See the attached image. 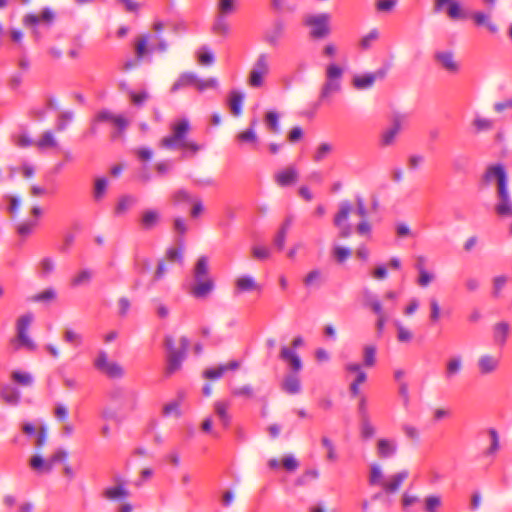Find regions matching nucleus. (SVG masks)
<instances>
[{
	"mask_svg": "<svg viewBox=\"0 0 512 512\" xmlns=\"http://www.w3.org/2000/svg\"><path fill=\"white\" fill-rule=\"evenodd\" d=\"M209 258L205 255L200 256L193 268V283L190 286L189 293L196 299L208 297L215 289L214 279L209 274Z\"/></svg>",
	"mask_w": 512,
	"mask_h": 512,
	"instance_id": "1",
	"label": "nucleus"
},
{
	"mask_svg": "<svg viewBox=\"0 0 512 512\" xmlns=\"http://www.w3.org/2000/svg\"><path fill=\"white\" fill-rule=\"evenodd\" d=\"M280 357L289 369L282 380V390L291 395L300 393L302 389L300 372L303 368L301 358L293 349L285 346L281 348Z\"/></svg>",
	"mask_w": 512,
	"mask_h": 512,
	"instance_id": "2",
	"label": "nucleus"
},
{
	"mask_svg": "<svg viewBox=\"0 0 512 512\" xmlns=\"http://www.w3.org/2000/svg\"><path fill=\"white\" fill-rule=\"evenodd\" d=\"M190 129V122L185 117L173 121L170 125L171 133L161 140V147L167 149H186L196 153L200 150V146L195 142L187 140Z\"/></svg>",
	"mask_w": 512,
	"mask_h": 512,
	"instance_id": "3",
	"label": "nucleus"
},
{
	"mask_svg": "<svg viewBox=\"0 0 512 512\" xmlns=\"http://www.w3.org/2000/svg\"><path fill=\"white\" fill-rule=\"evenodd\" d=\"M188 338L182 336L176 342L172 337L165 338V347L167 350V374H173L181 368L183 361L186 358L189 348Z\"/></svg>",
	"mask_w": 512,
	"mask_h": 512,
	"instance_id": "4",
	"label": "nucleus"
},
{
	"mask_svg": "<svg viewBox=\"0 0 512 512\" xmlns=\"http://www.w3.org/2000/svg\"><path fill=\"white\" fill-rule=\"evenodd\" d=\"M164 28V22L161 20H155L153 23L154 35H144L138 40L135 49L136 56L139 60L142 59L148 51L152 52L158 50L160 52H164L167 49V43L161 37V33Z\"/></svg>",
	"mask_w": 512,
	"mask_h": 512,
	"instance_id": "5",
	"label": "nucleus"
},
{
	"mask_svg": "<svg viewBox=\"0 0 512 512\" xmlns=\"http://www.w3.org/2000/svg\"><path fill=\"white\" fill-rule=\"evenodd\" d=\"M237 7V0H217L216 15L211 27V31L215 35L227 36L229 34L230 25L227 17L236 12Z\"/></svg>",
	"mask_w": 512,
	"mask_h": 512,
	"instance_id": "6",
	"label": "nucleus"
},
{
	"mask_svg": "<svg viewBox=\"0 0 512 512\" xmlns=\"http://www.w3.org/2000/svg\"><path fill=\"white\" fill-rule=\"evenodd\" d=\"M94 368L109 379H122L125 376L124 367L109 357L105 350H99L93 359Z\"/></svg>",
	"mask_w": 512,
	"mask_h": 512,
	"instance_id": "7",
	"label": "nucleus"
},
{
	"mask_svg": "<svg viewBox=\"0 0 512 512\" xmlns=\"http://www.w3.org/2000/svg\"><path fill=\"white\" fill-rule=\"evenodd\" d=\"M270 73V58L268 54L261 53L253 63L248 77L247 85L251 88H262Z\"/></svg>",
	"mask_w": 512,
	"mask_h": 512,
	"instance_id": "8",
	"label": "nucleus"
},
{
	"mask_svg": "<svg viewBox=\"0 0 512 512\" xmlns=\"http://www.w3.org/2000/svg\"><path fill=\"white\" fill-rule=\"evenodd\" d=\"M34 314L27 312L21 315L16 321V339L14 343L17 348H25L29 351L36 349V344L29 335V329L34 322Z\"/></svg>",
	"mask_w": 512,
	"mask_h": 512,
	"instance_id": "9",
	"label": "nucleus"
},
{
	"mask_svg": "<svg viewBox=\"0 0 512 512\" xmlns=\"http://www.w3.org/2000/svg\"><path fill=\"white\" fill-rule=\"evenodd\" d=\"M331 17L328 13L308 14L303 19V24L310 29L309 34L312 38L322 39L328 36Z\"/></svg>",
	"mask_w": 512,
	"mask_h": 512,
	"instance_id": "10",
	"label": "nucleus"
},
{
	"mask_svg": "<svg viewBox=\"0 0 512 512\" xmlns=\"http://www.w3.org/2000/svg\"><path fill=\"white\" fill-rule=\"evenodd\" d=\"M405 121V115L394 114L391 117L390 124L383 128L379 134V146L382 148H387L395 145L397 138L403 129Z\"/></svg>",
	"mask_w": 512,
	"mask_h": 512,
	"instance_id": "11",
	"label": "nucleus"
},
{
	"mask_svg": "<svg viewBox=\"0 0 512 512\" xmlns=\"http://www.w3.org/2000/svg\"><path fill=\"white\" fill-rule=\"evenodd\" d=\"M344 370L346 378L350 380L349 391L353 397H357L360 394V386L367 381V373L357 362H347Z\"/></svg>",
	"mask_w": 512,
	"mask_h": 512,
	"instance_id": "12",
	"label": "nucleus"
},
{
	"mask_svg": "<svg viewBox=\"0 0 512 512\" xmlns=\"http://www.w3.org/2000/svg\"><path fill=\"white\" fill-rule=\"evenodd\" d=\"M362 301L365 307H368L377 316L376 327L379 332H382L387 322L386 314L382 302L378 296L371 290L365 288L362 290Z\"/></svg>",
	"mask_w": 512,
	"mask_h": 512,
	"instance_id": "13",
	"label": "nucleus"
},
{
	"mask_svg": "<svg viewBox=\"0 0 512 512\" xmlns=\"http://www.w3.org/2000/svg\"><path fill=\"white\" fill-rule=\"evenodd\" d=\"M353 211L352 204L347 201H341L338 205V212L335 214L333 223L339 229V237L348 238L352 234V227L348 223L350 213Z\"/></svg>",
	"mask_w": 512,
	"mask_h": 512,
	"instance_id": "14",
	"label": "nucleus"
},
{
	"mask_svg": "<svg viewBox=\"0 0 512 512\" xmlns=\"http://www.w3.org/2000/svg\"><path fill=\"white\" fill-rule=\"evenodd\" d=\"M495 212L500 217L512 218V197L508 185L496 189Z\"/></svg>",
	"mask_w": 512,
	"mask_h": 512,
	"instance_id": "15",
	"label": "nucleus"
},
{
	"mask_svg": "<svg viewBox=\"0 0 512 512\" xmlns=\"http://www.w3.org/2000/svg\"><path fill=\"white\" fill-rule=\"evenodd\" d=\"M487 184H496V189H500L508 185V175L502 164H493L487 167L484 176Z\"/></svg>",
	"mask_w": 512,
	"mask_h": 512,
	"instance_id": "16",
	"label": "nucleus"
},
{
	"mask_svg": "<svg viewBox=\"0 0 512 512\" xmlns=\"http://www.w3.org/2000/svg\"><path fill=\"white\" fill-rule=\"evenodd\" d=\"M54 18L55 14L52 9L44 8L39 14H27L23 19V23L27 27H32L33 33L38 37L36 27L40 24L50 26L54 21Z\"/></svg>",
	"mask_w": 512,
	"mask_h": 512,
	"instance_id": "17",
	"label": "nucleus"
},
{
	"mask_svg": "<svg viewBox=\"0 0 512 512\" xmlns=\"http://www.w3.org/2000/svg\"><path fill=\"white\" fill-rule=\"evenodd\" d=\"M22 431L29 437H35L34 445L37 449L43 447L47 442V428L42 422H25L22 424Z\"/></svg>",
	"mask_w": 512,
	"mask_h": 512,
	"instance_id": "18",
	"label": "nucleus"
},
{
	"mask_svg": "<svg viewBox=\"0 0 512 512\" xmlns=\"http://www.w3.org/2000/svg\"><path fill=\"white\" fill-rule=\"evenodd\" d=\"M434 59L448 73L456 74L460 71V63L456 60L452 50H438L434 54Z\"/></svg>",
	"mask_w": 512,
	"mask_h": 512,
	"instance_id": "19",
	"label": "nucleus"
},
{
	"mask_svg": "<svg viewBox=\"0 0 512 512\" xmlns=\"http://www.w3.org/2000/svg\"><path fill=\"white\" fill-rule=\"evenodd\" d=\"M234 293L239 295L243 293H260L262 285L250 274H242L236 277L234 281Z\"/></svg>",
	"mask_w": 512,
	"mask_h": 512,
	"instance_id": "20",
	"label": "nucleus"
},
{
	"mask_svg": "<svg viewBox=\"0 0 512 512\" xmlns=\"http://www.w3.org/2000/svg\"><path fill=\"white\" fill-rule=\"evenodd\" d=\"M115 484L104 489L103 495L111 501H122L130 496L126 482L120 476L114 478Z\"/></svg>",
	"mask_w": 512,
	"mask_h": 512,
	"instance_id": "21",
	"label": "nucleus"
},
{
	"mask_svg": "<svg viewBox=\"0 0 512 512\" xmlns=\"http://www.w3.org/2000/svg\"><path fill=\"white\" fill-rule=\"evenodd\" d=\"M500 363V356L483 353L478 357L476 367L481 375H489L499 369Z\"/></svg>",
	"mask_w": 512,
	"mask_h": 512,
	"instance_id": "22",
	"label": "nucleus"
},
{
	"mask_svg": "<svg viewBox=\"0 0 512 512\" xmlns=\"http://www.w3.org/2000/svg\"><path fill=\"white\" fill-rule=\"evenodd\" d=\"M464 360L462 355H451L445 362L443 376L445 380H453L459 376L463 370Z\"/></svg>",
	"mask_w": 512,
	"mask_h": 512,
	"instance_id": "23",
	"label": "nucleus"
},
{
	"mask_svg": "<svg viewBox=\"0 0 512 512\" xmlns=\"http://www.w3.org/2000/svg\"><path fill=\"white\" fill-rule=\"evenodd\" d=\"M398 445L393 438H379L376 442V453L379 458L388 459L396 455Z\"/></svg>",
	"mask_w": 512,
	"mask_h": 512,
	"instance_id": "24",
	"label": "nucleus"
},
{
	"mask_svg": "<svg viewBox=\"0 0 512 512\" xmlns=\"http://www.w3.org/2000/svg\"><path fill=\"white\" fill-rule=\"evenodd\" d=\"M240 362L232 360L226 364L219 365L217 367L208 368L203 372V376L210 380H217L221 378L226 372L234 371L238 369Z\"/></svg>",
	"mask_w": 512,
	"mask_h": 512,
	"instance_id": "25",
	"label": "nucleus"
},
{
	"mask_svg": "<svg viewBox=\"0 0 512 512\" xmlns=\"http://www.w3.org/2000/svg\"><path fill=\"white\" fill-rule=\"evenodd\" d=\"M388 268L393 270H400L402 268V262L398 257H391L387 265L380 264L375 267L371 275L375 280H385L388 276Z\"/></svg>",
	"mask_w": 512,
	"mask_h": 512,
	"instance_id": "26",
	"label": "nucleus"
},
{
	"mask_svg": "<svg viewBox=\"0 0 512 512\" xmlns=\"http://www.w3.org/2000/svg\"><path fill=\"white\" fill-rule=\"evenodd\" d=\"M29 466L38 474H48L53 470L50 457L44 458L40 453H35L30 458Z\"/></svg>",
	"mask_w": 512,
	"mask_h": 512,
	"instance_id": "27",
	"label": "nucleus"
},
{
	"mask_svg": "<svg viewBox=\"0 0 512 512\" xmlns=\"http://www.w3.org/2000/svg\"><path fill=\"white\" fill-rule=\"evenodd\" d=\"M297 178L298 171L293 166L282 169L274 175L275 182L281 187L294 184L297 181Z\"/></svg>",
	"mask_w": 512,
	"mask_h": 512,
	"instance_id": "28",
	"label": "nucleus"
},
{
	"mask_svg": "<svg viewBox=\"0 0 512 512\" xmlns=\"http://www.w3.org/2000/svg\"><path fill=\"white\" fill-rule=\"evenodd\" d=\"M408 471L402 470L398 473L390 475L386 478V482L384 483L383 489L387 492H395L397 491L403 482L408 478Z\"/></svg>",
	"mask_w": 512,
	"mask_h": 512,
	"instance_id": "29",
	"label": "nucleus"
},
{
	"mask_svg": "<svg viewBox=\"0 0 512 512\" xmlns=\"http://www.w3.org/2000/svg\"><path fill=\"white\" fill-rule=\"evenodd\" d=\"M62 339L74 349L81 347L84 343L83 334L72 327H66L64 329Z\"/></svg>",
	"mask_w": 512,
	"mask_h": 512,
	"instance_id": "30",
	"label": "nucleus"
},
{
	"mask_svg": "<svg viewBox=\"0 0 512 512\" xmlns=\"http://www.w3.org/2000/svg\"><path fill=\"white\" fill-rule=\"evenodd\" d=\"M96 119L98 121H110L119 129V133L124 131L128 126V120L122 115H114L110 111H101L98 113Z\"/></svg>",
	"mask_w": 512,
	"mask_h": 512,
	"instance_id": "31",
	"label": "nucleus"
},
{
	"mask_svg": "<svg viewBox=\"0 0 512 512\" xmlns=\"http://www.w3.org/2000/svg\"><path fill=\"white\" fill-rule=\"evenodd\" d=\"M196 80H197V74L193 72H185L182 73L178 79L174 82V84L171 87V92L175 93L178 90L189 87V86H196Z\"/></svg>",
	"mask_w": 512,
	"mask_h": 512,
	"instance_id": "32",
	"label": "nucleus"
},
{
	"mask_svg": "<svg viewBox=\"0 0 512 512\" xmlns=\"http://www.w3.org/2000/svg\"><path fill=\"white\" fill-rule=\"evenodd\" d=\"M230 405L229 401H216L214 403L215 414L224 427H227L231 421V416L229 414Z\"/></svg>",
	"mask_w": 512,
	"mask_h": 512,
	"instance_id": "33",
	"label": "nucleus"
},
{
	"mask_svg": "<svg viewBox=\"0 0 512 512\" xmlns=\"http://www.w3.org/2000/svg\"><path fill=\"white\" fill-rule=\"evenodd\" d=\"M55 268H56V263H55L54 258L47 256V257L42 258L38 262L37 267H36V272L40 278L45 279V278H48L55 271Z\"/></svg>",
	"mask_w": 512,
	"mask_h": 512,
	"instance_id": "34",
	"label": "nucleus"
},
{
	"mask_svg": "<svg viewBox=\"0 0 512 512\" xmlns=\"http://www.w3.org/2000/svg\"><path fill=\"white\" fill-rule=\"evenodd\" d=\"M11 381L22 387H31L34 384V376L24 370H13L11 372Z\"/></svg>",
	"mask_w": 512,
	"mask_h": 512,
	"instance_id": "35",
	"label": "nucleus"
},
{
	"mask_svg": "<svg viewBox=\"0 0 512 512\" xmlns=\"http://www.w3.org/2000/svg\"><path fill=\"white\" fill-rule=\"evenodd\" d=\"M1 397L9 405H17L20 402V391L11 384H6L2 387Z\"/></svg>",
	"mask_w": 512,
	"mask_h": 512,
	"instance_id": "36",
	"label": "nucleus"
},
{
	"mask_svg": "<svg viewBox=\"0 0 512 512\" xmlns=\"http://www.w3.org/2000/svg\"><path fill=\"white\" fill-rule=\"evenodd\" d=\"M291 225H292V220L290 218L286 219L283 222V224L281 225V227L279 228L276 235L274 236L273 244L278 251L283 250L285 242H286V237H287V234H288V231H289Z\"/></svg>",
	"mask_w": 512,
	"mask_h": 512,
	"instance_id": "37",
	"label": "nucleus"
},
{
	"mask_svg": "<svg viewBox=\"0 0 512 512\" xmlns=\"http://www.w3.org/2000/svg\"><path fill=\"white\" fill-rule=\"evenodd\" d=\"M509 329L507 322H499L493 326V339L497 345L503 346L506 343Z\"/></svg>",
	"mask_w": 512,
	"mask_h": 512,
	"instance_id": "38",
	"label": "nucleus"
},
{
	"mask_svg": "<svg viewBox=\"0 0 512 512\" xmlns=\"http://www.w3.org/2000/svg\"><path fill=\"white\" fill-rule=\"evenodd\" d=\"M58 293L55 288L48 287L37 294H34L30 300L36 303L49 304L56 301Z\"/></svg>",
	"mask_w": 512,
	"mask_h": 512,
	"instance_id": "39",
	"label": "nucleus"
},
{
	"mask_svg": "<svg viewBox=\"0 0 512 512\" xmlns=\"http://www.w3.org/2000/svg\"><path fill=\"white\" fill-rule=\"evenodd\" d=\"M376 81V74L365 73L353 77V85L356 89L366 90L373 86Z\"/></svg>",
	"mask_w": 512,
	"mask_h": 512,
	"instance_id": "40",
	"label": "nucleus"
},
{
	"mask_svg": "<svg viewBox=\"0 0 512 512\" xmlns=\"http://www.w3.org/2000/svg\"><path fill=\"white\" fill-rule=\"evenodd\" d=\"M264 122L267 129L274 134L281 132L280 127V114L274 110L267 111L264 117Z\"/></svg>",
	"mask_w": 512,
	"mask_h": 512,
	"instance_id": "41",
	"label": "nucleus"
},
{
	"mask_svg": "<svg viewBox=\"0 0 512 512\" xmlns=\"http://www.w3.org/2000/svg\"><path fill=\"white\" fill-rule=\"evenodd\" d=\"M341 87L342 82L325 78V82L323 83L320 91V98L324 100L333 96L341 91Z\"/></svg>",
	"mask_w": 512,
	"mask_h": 512,
	"instance_id": "42",
	"label": "nucleus"
},
{
	"mask_svg": "<svg viewBox=\"0 0 512 512\" xmlns=\"http://www.w3.org/2000/svg\"><path fill=\"white\" fill-rule=\"evenodd\" d=\"M108 187L109 180L106 177L96 178L94 181V187L92 192L93 199L97 202L101 201L105 197L108 191Z\"/></svg>",
	"mask_w": 512,
	"mask_h": 512,
	"instance_id": "43",
	"label": "nucleus"
},
{
	"mask_svg": "<svg viewBox=\"0 0 512 512\" xmlns=\"http://www.w3.org/2000/svg\"><path fill=\"white\" fill-rule=\"evenodd\" d=\"M386 478L379 464L373 463L370 465L369 483L371 485L383 488Z\"/></svg>",
	"mask_w": 512,
	"mask_h": 512,
	"instance_id": "44",
	"label": "nucleus"
},
{
	"mask_svg": "<svg viewBox=\"0 0 512 512\" xmlns=\"http://www.w3.org/2000/svg\"><path fill=\"white\" fill-rule=\"evenodd\" d=\"M377 348L373 344L365 345L362 350V367L371 368L376 364Z\"/></svg>",
	"mask_w": 512,
	"mask_h": 512,
	"instance_id": "45",
	"label": "nucleus"
},
{
	"mask_svg": "<svg viewBox=\"0 0 512 512\" xmlns=\"http://www.w3.org/2000/svg\"><path fill=\"white\" fill-rule=\"evenodd\" d=\"M160 220V213L157 210L149 209L142 213L141 225L145 229H152Z\"/></svg>",
	"mask_w": 512,
	"mask_h": 512,
	"instance_id": "46",
	"label": "nucleus"
},
{
	"mask_svg": "<svg viewBox=\"0 0 512 512\" xmlns=\"http://www.w3.org/2000/svg\"><path fill=\"white\" fill-rule=\"evenodd\" d=\"M244 94L239 91H232L229 95V106L235 116H240L244 102Z\"/></svg>",
	"mask_w": 512,
	"mask_h": 512,
	"instance_id": "47",
	"label": "nucleus"
},
{
	"mask_svg": "<svg viewBox=\"0 0 512 512\" xmlns=\"http://www.w3.org/2000/svg\"><path fill=\"white\" fill-rule=\"evenodd\" d=\"M442 506V497L437 494L427 495L423 500V509L425 512H440Z\"/></svg>",
	"mask_w": 512,
	"mask_h": 512,
	"instance_id": "48",
	"label": "nucleus"
},
{
	"mask_svg": "<svg viewBox=\"0 0 512 512\" xmlns=\"http://www.w3.org/2000/svg\"><path fill=\"white\" fill-rule=\"evenodd\" d=\"M394 326L396 328V338L400 343H410L413 340V332L406 327L401 321L395 320Z\"/></svg>",
	"mask_w": 512,
	"mask_h": 512,
	"instance_id": "49",
	"label": "nucleus"
},
{
	"mask_svg": "<svg viewBox=\"0 0 512 512\" xmlns=\"http://www.w3.org/2000/svg\"><path fill=\"white\" fill-rule=\"evenodd\" d=\"M285 31V24L282 21H276L272 28L266 34V40L270 44H276Z\"/></svg>",
	"mask_w": 512,
	"mask_h": 512,
	"instance_id": "50",
	"label": "nucleus"
},
{
	"mask_svg": "<svg viewBox=\"0 0 512 512\" xmlns=\"http://www.w3.org/2000/svg\"><path fill=\"white\" fill-rule=\"evenodd\" d=\"M360 434L363 439H371L376 434V427L371 422L368 414H364V418L361 419Z\"/></svg>",
	"mask_w": 512,
	"mask_h": 512,
	"instance_id": "51",
	"label": "nucleus"
},
{
	"mask_svg": "<svg viewBox=\"0 0 512 512\" xmlns=\"http://www.w3.org/2000/svg\"><path fill=\"white\" fill-rule=\"evenodd\" d=\"M218 88H219V81L216 77H209L207 79H202L197 75L195 89L198 92H205L206 90H209V89L217 90Z\"/></svg>",
	"mask_w": 512,
	"mask_h": 512,
	"instance_id": "52",
	"label": "nucleus"
},
{
	"mask_svg": "<svg viewBox=\"0 0 512 512\" xmlns=\"http://www.w3.org/2000/svg\"><path fill=\"white\" fill-rule=\"evenodd\" d=\"M162 414L166 417H180L182 415L181 411V400H173L163 406Z\"/></svg>",
	"mask_w": 512,
	"mask_h": 512,
	"instance_id": "53",
	"label": "nucleus"
},
{
	"mask_svg": "<svg viewBox=\"0 0 512 512\" xmlns=\"http://www.w3.org/2000/svg\"><path fill=\"white\" fill-rule=\"evenodd\" d=\"M36 146L39 149H48V148H56L57 147V140L54 137L53 133L51 131H46L43 133V135L37 140Z\"/></svg>",
	"mask_w": 512,
	"mask_h": 512,
	"instance_id": "54",
	"label": "nucleus"
},
{
	"mask_svg": "<svg viewBox=\"0 0 512 512\" xmlns=\"http://www.w3.org/2000/svg\"><path fill=\"white\" fill-rule=\"evenodd\" d=\"M343 73L344 69L340 65L332 62L326 67L325 78L342 82Z\"/></svg>",
	"mask_w": 512,
	"mask_h": 512,
	"instance_id": "55",
	"label": "nucleus"
},
{
	"mask_svg": "<svg viewBox=\"0 0 512 512\" xmlns=\"http://www.w3.org/2000/svg\"><path fill=\"white\" fill-rule=\"evenodd\" d=\"M472 17L477 25L486 26L492 33H496L498 31L497 26L491 22L489 15L483 12H475Z\"/></svg>",
	"mask_w": 512,
	"mask_h": 512,
	"instance_id": "56",
	"label": "nucleus"
},
{
	"mask_svg": "<svg viewBox=\"0 0 512 512\" xmlns=\"http://www.w3.org/2000/svg\"><path fill=\"white\" fill-rule=\"evenodd\" d=\"M93 277V272L89 269H84L78 272L72 279L71 285L73 287H79L88 284Z\"/></svg>",
	"mask_w": 512,
	"mask_h": 512,
	"instance_id": "57",
	"label": "nucleus"
},
{
	"mask_svg": "<svg viewBox=\"0 0 512 512\" xmlns=\"http://www.w3.org/2000/svg\"><path fill=\"white\" fill-rule=\"evenodd\" d=\"M420 502V498L409 492H404L401 497V504L404 512H415L413 506Z\"/></svg>",
	"mask_w": 512,
	"mask_h": 512,
	"instance_id": "58",
	"label": "nucleus"
},
{
	"mask_svg": "<svg viewBox=\"0 0 512 512\" xmlns=\"http://www.w3.org/2000/svg\"><path fill=\"white\" fill-rule=\"evenodd\" d=\"M197 59L201 65L210 66L215 62V55L209 48L201 47L197 51Z\"/></svg>",
	"mask_w": 512,
	"mask_h": 512,
	"instance_id": "59",
	"label": "nucleus"
},
{
	"mask_svg": "<svg viewBox=\"0 0 512 512\" xmlns=\"http://www.w3.org/2000/svg\"><path fill=\"white\" fill-rule=\"evenodd\" d=\"M351 254L352 251L348 247H344L339 244H334L332 247V255L339 263L346 261L351 256Z\"/></svg>",
	"mask_w": 512,
	"mask_h": 512,
	"instance_id": "60",
	"label": "nucleus"
},
{
	"mask_svg": "<svg viewBox=\"0 0 512 512\" xmlns=\"http://www.w3.org/2000/svg\"><path fill=\"white\" fill-rule=\"evenodd\" d=\"M136 203V199L131 195L122 196L116 205L115 212L123 214Z\"/></svg>",
	"mask_w": 512,
	"mask_h": 512,
	"instance_id": "61",
	"label": "nucleus"
},
{
	"mask_svg": "<svg viewBox=\"0 0 512 512\" xmlns=\"http://www.w3.org/2000/svg\"><path fill=\"white\" fill-rule=\"evenodd\" d=\"M236 139L240 143H251L256 144L258 142V136L253 127H249L245 131H242L237 134Z\"/></svg>",
	"mask_w": 512,
	"mask_h": 512,
	"instance_id": "62",
	"label": "nucleus"
},
{
	"mask_svg": "<svg viewBox=\"0 0 512 512\" xmlns=\"http://www.w3.org/2000/svg\"><path fill=\"white\" fill-rule=\"evenodd\" d=\"M436 279V274L433 271L423 270L418 272L417 284L422 288L428 287Z\"/></svg>",
	"mask_w": 512,
	"mask_h": 512,
	"instance_id": "63",
	"label": "nucleus"
},
{
	"mask_svg": "<svg viewBox=\"0 0 512 512\" xmlns=\"http://www.w3.org/2000/svg\"><path fill=\"white\" fill-rule=\"evenodd\" d=\"M401 429L407 439L415 442L420 440L421 432L415 425L405 423L402 425Z\"/></svg>",
	"mask_w": 512,
	"mask_h": 512,
	"instance_id": "64",
	"label": "nucleus"
}]
</instances>
